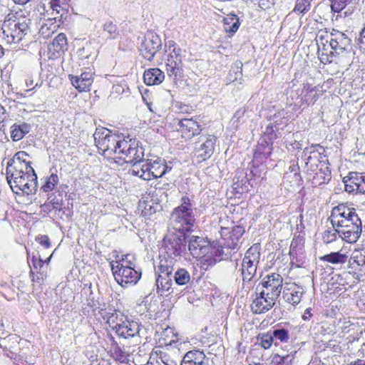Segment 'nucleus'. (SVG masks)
<instances>
[{
  "instance_id": "f257e3e1",
  "label": "nucleus",
  "mask_w": 365,
  "mask_h": 365,
  "mask_svg": "<svg viewBox=\"0 0 365 365\" xmlns=\"http://www.w3.org/2000/svg\"><path fill=\"white\" fill-rule=\"evenodd\" d=\"M196 219L193 212L192 200L184 195L180 204L175 207L170 217V227L179 233L187 235L194 231Z\"/></svg>"
},
{
  "instance_id": "f03ea898",
  "label": "nucleus",
  "mask_w": 365,
  "mask_h": 365,
  "mask_svg": "<svg viewBox=\"0 0 365 365\" xmlns=\"http://www.w3.org/2000/svg\"><path fill=\"white\" fill-rule=\"evenodd\" d=\"M116 148L114 153L115 158L130 164L142 158V153L144 152V148L138 145V141L135 139L126 140L123 135H120Z\"/></svg>"
},
{
  "instance_id": "7ed1b4c3",
  "label": "nucleus",
  "mask_w": 365,
  "mask_h": 365,
  "mask_svg": "<svg viewBox=\"0 0 365 365\" xmlns=\"http://www.w3.org/2000/svg\"><path fill=\"white\" fill-rule=\"evenodd\" d=\"M163 245L170 258L182 257L186 253L187 235L170 232L164 237Z\"/></svg>"
},
{
  "instance_id": "20e7f679",
  "label": "nucleus",
  "mask_w": 365,
  "mask_h": 365,
  "mask_svg": "<svg viewBox=\"0 0 365 365\" xmlns=\"http://www.w3.org/2000/svg\"><path fill=\"white\" fill-rule=\"evenodd\" d=\"M282 277L277 273L266 275L257 286V292H264L265 295L278 299L282 289Z\"/></svg>"
},
{
  "instance_id": "39448f33",
  "label": "nucleus",
  "mask_w": 365,
  "mask_h": 365,
  "mask_svg": "<svg viewBox=\"0 0 365 365\" xmlns=\"http://www.w3.org/2000/svg\"><path fill=\"white\" fill-rule=\"evenodd\" d=\"M161 48L162 41L160 37L155 32L148 31L140 47V51L143 57L150 61Z\"/></svg>"
},
{
  "instance_id": "423d86ee",
  "label": "nucleus",
  "mask_w": 365,
  "mask_h": 365,
  "mask_svg": "<svg viewBox=\"0 0 365 365\" xmlns=\"http://www.w3.org/2000/svg\"><path fill=\"white\" fill-rule=\"evenodd\" d=\"M142 276L140 269H135L133 262H128L123 265L120 271H118L115 281L123 287L129 285H135L138 283Z\"/></svg>"
},
{
  "instance_id": "0eeeda50",
  "label": "nucleus",
  "mask_w": 365,
  "mask_h": 365,
  "mask_svg": "<svg viewBox=\"0 0 365 365\" xmlns=\"http://www.w3.org/2000/svg\"><path fill=\"white\" fill-rule=\"evenodd\" d=\"M217 138L213 135H202L195 143V155L201 160L209 159L213 154Z\"/></svg>"
},
{
  "instance_id": "6e6552de",
  "label": "nucleus",
  "mask_w": 365,
  "mask_h": 365,
  "mask_svg": "<svg viewBox=\"0 0 365 365\" xmlns=\"http://www.w3.org/2000/svg\"><path fill=\"white\" fill-rule=\"evenodd\" d=\"M187 247L190 255L195 258L207 255L212 248L210 241L203 237L195 235L190 238Z\"/></svg>"
},
{
  "instance_id": "1a4fd4ad",
  "label": "nucleus",
  "mask_w": 365,
  "mask_h": 365,
  "mask_svg": "<svg viewBox=\"0 0 365 365\" xmlns=\"http://www.w3.org/2000/svg\"><path fill=\"white\" fill-rule=\"evenodd\" d=\"M141 331V325L135 321H130L125 319L123 325L115 327V334L119 338L124 339H133L135 342L139 339Z\"/></svg>"
},
{
  "instance_id": "9d476101",
  "label": "nucleus",
  "mask_w": 365,
  "mask_h": 365,
  "mask_svg": "<svg viewBox=\"0 0 365 365\" xmlns=\"http://www.w3.org/2000/svg\"><path fill=\"white\" fill-rule=\"evenodd\" d=\"M38 187L36 173H24L18 180H14V189L22 191L24 194L34 193Z\"/></svg>"
},
{
  "instance_id": "9b49d317",
  "label": "nucleus",
  "mask_w": 365,
  "mask_h": 365,
  "mask_svg": "<svg viewBox=\"0 0 365 365\" xmlns=\"http://www.w3.org/2000/svg\"><path fill=\"white\" fill-rule=\"evenodd\" d=\"M277 299L265 295L264 292H256V297L252 301L251 309L255 314L265 313L274 306Z\"/></svg>"
},
{
  "instance_id": "f8f14e48",
  "label": "nucleus",
  "mask_w": 365,
  "mask_h": 365,
  "mask_svg": "<svg viewBox=\"0 0 365 365\" xmlns=\"http://www.w3.org/2000/svg\"><path fill=\"white\" fill-rule=\"evenodd\" d=\"M130 164V172L133 175L145 180H150V160L144 158V152L142 153V158L133 160Z\"/></svg>"
},
{
  "instance_id": "ddd939ff",
  "label": "nucleus",
  "mask_w": 365,
  "mask_h": 365,
  "mask_svg": "<svg viewBox=\"0 0 365 365\" xmlns=\"http://www.w3.org/2000/svg\"><path fill=\"white\" fill-rule=\"evenodd\" d=\"M68 78L71 84L79 91L86 92L90 91V88L93 82V73L90 72H83L81 76H73L70 74Z\"/></svg>"
},
{
  "instance_id": "4468645a",
  "label": "nucleus",
  "mask_w": 365,
  "mask_h": 365,
  "mask_svg": "<svg viewBox=\"0 0 365 365\" xmlns=\"http://www.w3.org/2000/svg\"><path fill=\"white\" fill-rule=\"evenodd\" d=\"M361 222L357 224L349 225L344 228H339L338 235L349 243L357 241L361 233Z\"/></svg>"
},
{
  "instance_id": "2eb2a0df",
  "label": "nucleus",
  "mask_w": 365,
  "mask_h": 365,
  "mask_svg": "<svg viewBox=\"0 0 365 365\" xmlns=\"http://www.w3.org/2000/svg\"><path fill=\"white\" fill-rule=\"evenodd\" d=\"M166 70L170 77L176 78L178 76H180L182 71L181 52H179V55L177 56L175 53H172V51H170L167 58Z\"/></svg>"
},
{
  "instance_id": "dca6fc26",
  "label": "nucleus",
  "mask_w": 365,
  "mask_h": 365,
  "mask_svg": "<svg viewBox=\"0 0 365 365\" xmlns=\"http://www.w3.org/2000/svg\"><path fill=\"white\" fill-rule=\"evenodd\" d=\"M150 160V180L152 178H158L164 176L168 172L170 171L172 167L169 166L165 159L157 158L155 160Z\"/></svg>"
},
{
  "instance_id": "f3484780",
  "label": "nucleus",
  "mask_w": 365,
  "mask_h": 365,
  "mask_svg": "<svg viewBox=\"0 0 365 365\" xmlns=\"http://www.w3.org/2000/svg\"><path fill=\"white\" fill-rule=\"evenodd\" d=\"M179 130L185 134H187L189 137L197 135L202 131L201 125L192 118H183L178 120Z\"/></svg>"
},
{
  "instance_id": "a211bd4d",
  "label": "nucleus",
  "mask_w": 365,
  "mask_h": 365,
  "mask_svg": "<svg viewBox=\"0 0 365 365\" xmlns=\"http://www.w3.org/2000/svg\"><path fill=\"white\" fill-rule=\"evenodd\" d=\"M121 135L118 133H113L110 136L107 137L106 140H103L100 145H98V148L101 150L105 155H112L116 152V148L118 143V140Z\"/></svg>"
},
{
  "instance_id": "6ab92c4d",
  "label": "nucleus",
  "mask_w": 365,
  "mask_h": 365,
  "mask_svg": "<svg viewBox=\"0 0 365 365\" xmlns=\"http://www.w3.org/2000/svg\"><path fill=\"white\" fill-rule=\"evenodd\" d=\"M98 34L105 39L114 40L119 36L120 31L113 21L107 20L102 24Z\"/></svg>"
},
{
  "instance_id": "aec40b11",
  "label": "nucleus",
  "mask_w": 365,
  "mask_h": 365,
  "mask_svg": "<svg viewBox=\"0 0 365 365\" xmlns=\"http://www.w3.org/2000/svg\"><path fill=\"white\" fill-rule=\"evenodd\" d=\"M173 277L163 276L158 274L155 281L157 293L163 296L165 292L168 294H173L175 287H173Z\"/></svg>"
},
{
  "instance_id": "412c9836",
  "label": "nucleus",
  "mask_w": 365,
  "mask_h": 365,
  "mask_svg": "<svg viewBox=\"0 0 365 365\" xmlns=\"http://www.w3.org/2000/svg\"><path fill=\"white\" fill-rule=\"evenodd\" d=\"M331 48L329 53H323L321 54L320 61L322 63H331L334 61V58L337 57L340 55L344 56L346 52L341 46L339 43L333 39H330L329 46Z\"/></svg>"
},
{
  "instance_id": "4be33fe9",
  "label": "nucleus",
  "mask_w": 365,
  "mask_h": 365,
  "mask_svg": "<svg viewBox=\"0 0 365 365\" xmlns=\"http://www.w3.org/2000/svg\"><path fill=\"white\" fill-rule=\"evenodd\" d=\"M164 78V73L158 68L145 70L143 74L144 82L148 86L158 85L163 82Z\"/></svg>"
},
{
  "instance_id": "5701e85b",
  "label": "nucleus",
  "mask_w": 365,
  "mask_h": 365,
  "mask_svg": "<svg viewBox=\"0 0 365 365\" xmlns=\"http://www.w3.org/2000/svg\"><path fill=\"white\" fill-rule=\"evenodd\" d=\"M31 128V125L27 123H15L10 128L11 138L14 141H19L30 132Z\"/></svg>"
},
{
  "instance_id": "b1692460",
  "label": "nucleus",
  "mask_w": 365,
  "mask_h": 365,
  "mask_svg": "<svg viewBox=\"0 0 365 365\" xmlns=\"http://www.w3.org/2000/svg\"><path fill=\"white\" fill-rule=\"evenodd\" d=\"M67 4L63 0H50L48 7L51 10L52 19L61 20L68 12Z\"/></svg>"
},
{
  "instance_id": "393cba45",
  "label": "nucleus",
  "mask_w": 365,
  "mask_h": 365,
  "mask_svg": "<svg viewBox=\"0 0 365 365\" xmlns=\"http://www.w3.org/2000/svg\"><path fill=\"white\" fill-rule=\"evenodd\" d=\"M257 264L255 262L242 260L241 274L244 282H250L254 278L257 272Z\"/></svg>"
},
{
  "instance_id": "a878e982",
  "label": "nucleus",
  "mask_w": 365,
  "mask_h": 365,
  "mask_svg": "<svg viewBox=\"0 0 365 365\" xmlns=\"http://www.w3.org/2000/svg\"><path fill=\"white\" fill-rule=\"evenodd\" d=\"M347 180L356 185V192L365 194V173L351 172L348 175Z\"/></svg>"
},
{
  "instance_id": "bb28decb",
  "label": "nucleus",
  "mask_w": 365,
  "mask_h": 365,
  "mask_svg": "<svg viewBox=\"0 0 365 365\" xmlns=\"http://www.w3.org/2000/svg\"><path fill=\"white\" fill-rule=\"evenodd\" d=\"M48 49L58 53H64L68 49L67 37L65 34H58L50 44Z\"/></svg>"
},
{
  "instance_id": "cd10ccee",
  "label": "nucleus",
  "mask_w": 365,
  "mask_h": 365,
  "mask_svg": "<svg viewBox=\"0 0 365 365\" xmlns=\"http://www.w3.org/2000/svg\"><path fill=\"white\" fill-rule=\"evenodd\" d=\"M274 339V345L279 343H287L290 339V330L285 327L277 326L271 330Z\"/></svg>"
},
{
  "instance_id": "c85d7f7f",
  "label": "nucleus",
  "mask_w": 365,
  "mask_h": 365,
  "mask_svg": "<svg viewBox=\"0 0 365 365\" xmlns=\"http://www.w3.org/2000/svg\"><path fill=\"white\" fill-rule=\"evenodd\" d=\"M356 212L354 208H349L344 204H340L332 210L330 218L331 220L348 218V216Z\"/></svg>"
},
{
  "instance_id": "c756f323",
  "label": "nucleus",
  "mask_w": 365,
  "mask_h": 365,
  "mask_svg": "<svg viewBox=\"0 0 365 365\" xmlns=\"http://www.w3.org/2000/svg\"><path fill=\"white\" fill-rule=\"evenodd\" d=\"M175 284L178 286H187L190 282V274L185 268H178L173 275Z\"/></svg>"
},
{
  "instance_id": "7c9ffc66",
  "label": "nucleus",
  "mask_w": 365,
  "mask_h": 365,
  "mask_svg": "<svg viewBox=\"0 0 365 365\" xmlns=\"http://www.w3.org/2000/svg\"><path fill=\"white\" fill-rule=\"evenodd\" d=\"M348 218L344 219H333L331 220L333 228L336 227L337 228H344L349 225L357 224L359 222H361L356 213L352 214L347 217Z\"/></svg>"
},
{
  "instance_id": "2f4dec72",
  "label": "nucleus",
  "mask_w": 365,
  "mask_h": 365,
  "mask_svg": "<svg viewBox=\"0 0 365 365\" xmlns=\"http://www.w3.org/2000/svg\"><path fill=\"white\" fill-rule=\"evenodd\" d=\"M260 255V245L258 243L254 244L246 251L242 260L255 262L256 264H259Z\"/></svg>"
},
{
  "instance_id": "473e14b6",
  "label": "nucleus",
  "mask_w": 365,
  "mask_h": 365,
  "mask_svg": "<svg viewBox=\"0 0 365 365\" xmlns=\"http://www.w3.org/2000/svg\"><path fill=\"white\" fill-rule=\"evenodd\" d=\"M110 356L113 360L119 363H127L129 361V356L119 346L110 349Z\"/></svg>"
},
{
  "instance_id": "72a5a7b5",
  "label": "nucleus",
  "mask_w": 365,
  "mask_h": 365,
  "mask_svg": "<svg viewBox=\"0 0 365 365\" xmlns=\"http://www.w3.org/2000/svg\"><path fill=\"white\" fill-rule=\"evenodd\" d=\"M125 319H127L123 314L120 313H112L107 319V323L113 331L115 332V327L121 326L124 324Z\"/></svg>"
},
{
  "instance_id": "f704fd0d",
  "label": "nucleus",
  "mask_w": 365,
  "mask_h": 365,
  "mask_svg": "<svg viewBox=\"0 0 365 365\" xmlns=\"http://www.w3.org/2000/svg\"><path fill=\"white\" fill-rule=\"evenodd\" d=\"M359 0H331V9L332 12L339 13L349 4L358 3Z\"/></svg>"
},
{
  "instance_id": "c9c22d12",
  "label": "nucleus",
  "mask_w": 365,
  "mask_h": 365,
  "mask_svg": "<svg viewBox=\"0 0 365 365\" xmlns=\"http://www.w3.org/2000/svg\"><path fill=\"white\" fill-rule=\"evenodd\" d=\"M242 63L236 61L231 67L228 74V79L231 81L241 80L242 76Z\"/></svg>"
},
{
  "instance_id": "e433bc0d",
  "label": "nucleus",
  "mask_w": 365,
  "mask_h": 365,
  "mask_svg": "<svg viewBox=\"0 0 365 365\" xmlns=\"http://www.w3.org/2000/svg\"><path fill=\"white\" fill-rule=\"evenodd\" d=\"M346 256L339 252H331L320 257L321 260L327 261L332 264L344 263L346 261Z\"/></svg>"
},
{
  "instance_id": "4c0bfd02",
  "label": "nucleus",
  "mask_w": 365,
  "mask_h": 365,
  "mask_svg": "<svg viewBox=\"0 0 365 365\" xmlns=\"http://www.w3.org/2000/svg\"><path fill=\"white\" fill-rule=\"evenodd\" d=\"M16 171L17 170H14V168H11L10 170H9L8 165L6 166V174L7 182L9 185L11 189L13 190V192L18 193V191H15V190L14 189V180H18L19 178H20L22 175H24L25 173Z\"/></svg>"
},
{
  "instance_id": "58836bf2",
  "label": "nucleus",
  "mask_w": 365,
  "mask_h": 365,
  "mask_svg": "<svg viewBox=\"0 0 365 365\" xmlns=\"http://www.w3.org/2000/svg\"><path fill=\"white\" fill-rule=\"evenodd\" d=\"M28 157H29V155L25 151L17 152L14 156L7 162L9 170H10L11 165L16 164V162L18 163H31V161L27 160Z\"/></svg>"
},
{
  "instance_id": "ea45409f",
  "label": "nucleus",
  "mask_w": 365,
  "mask_h": 365,
  "mask_svg": "<svg viewBox=\"0 0 365 365\" xmlns=\"http://www.w3.org/2000/svg\"><path fill=\"white\" fill-rule=\"evenodd\" d=\"M324 152V148L319 144H312L309 147H306L303 151L302 155V158L304 160L305 158L308 157L309 155H315L318 154V155H322Z\"/></svg>"
},
{
  "instance_id": "a19ab883",
  "label": "nucleus",
  "mask_w": 365,
  "mask_h": 365,
  "mask_svg": "<svg viewBox=\"0 0 365 365\" xmlns=\"http://www.w3.org/2000/svg\"><path fill=\"white\" fill-rule=\"evenodd\" d=\"M113 132L110 130L103 128H96L93 134L95 144L98 147L103 140H106L107 137L110 136Z\"/></svg>"
},
{
  "instance_id": "79ce46f5",
  "label": "nucleus",
  "mask_w": 365,
  "mask_h": 365,
  "mask_svg": "<svg viewBox=\"0 0 365 365\" xmlns=\"http://www.w3.org/2000/svg\"><path fill=\"white\" fill-rule=\"evenodd\" d=\"M185 354L186 359H190L193 363V365H197V364H199L200 361H202V360H205L206 358V356L204 354V352L198 349L189 351Z\"/></svg>"
},
{
  "instance_id": "37998d69",
  "label": "nucleus",
  "mask_w": 365,
  "mask_h": 365,
  "mask_svg": "<svg viewBox=\"0 0 365 365\" xmlns=\"http://www.w3.org/2000/svg\"><path fill=\"white\" fill-rule=\"evenodd\" d=\"M258 340L260 341V345L264 349H269L272 344H274V337H272V333L271 330L259 335Z\"/></svg>"
},
{
  "instance_id": "c03bdc74",
  "label": "nucleus",
  "mask_w": 365,
  "mask_h": 365,
  "mask_svg": "<svg viewBox=\"0 0 365 365\" xmlns=\"http://www.w3.org/2000/svg\"><path fill=\"white\" fill-rule=\"evenodd\" d=\"M212 248L210 250L211 255L213 256L215 258H217V262H220L222 259H225L228 258L229 254L225 253L224 249L225 248V246L222 245H211Z\"/></svg>"
},
{
  "instance_id": "a18cd8bd",
  "label": "nucleus",
  "mask_w": 365,
  "mask_h": 365,
  "mask_svg": "<svg viewBox=\"0 0 365 365\" xmlns=\"http://www.w3.org/2000/svg\"><path fill=\"white\" fill-rule=\"evenodd\" d=\"M58 182V176L57 174L52 173L46 180L45 183L41 187L43 192H47L53 190Z\"/></svg>"
},
{
  "instance_id": "49530a36",
  "label": "nucleus",
  "mask_w": 365,
  "mask_h": 365,
  "mask_svg": "<svg viewBox=\"0 0 365 365\" xmlns=\"http://www.w3.org/2000/svg\"><path fill=\"white\" fill-rule=\"evenodd\" d=\"M294 356L289 354L281 356L275 354L272 359V363L275 365H292Z\"/></svg>"
},
{
  "instance_id": "de8ad7c7",
  "label": "nucleus",
  "mask_w": 365,
  "mask_h": 365,
  "mask_svg": "<svg viewBox=\"0 0 365 365\" xmlns=\"http://www.w3.org/2000/svg\"><path fill=\"white\" fill-rule=\"evenodd\" d=\"M339 228L335 227L333 230H327L322 235V240L324 243L329 244L336 240Z\"/></svg>"
},
{
  "instance_id": "09e8293b",
  "label": "nucleus",
  "mask_w": 365,
  "mask_h": 365,
  "mask_svg": "<svg viewBox=\"0 0 365 365\" xmlns=\"http://www.w3.org/2000/svg\"><path fill=\"white\" fill-rule=\"evenodd\" d=\"M230 21L233 22H228L227 19H225V24L226 25L225 29L226 32L232 35L237 31L240 26V23L238 19H237L235 16V18H231Z\"/></svg>"
},
{
  "instance_id": "8fccbe9b",
  "label": "nucleus",
  "mask_w": 365,
  "mask_h": 365,
  "mask_svg": "<svg viewBox=\"0 0 365 365\" xmlns=\"http://www.w3.org/2000/svg\"><path fill=\"white\" fill-rule=\"evenodd\" d=\"M11 168L17 170L16 172H22L25 173H36L34 169L31 166V163H18L11 165Z\"/></svg>"
},
{
  "instance_id": "3c124183",
  "label": "nucleus",
  "mask_w": 365,
  "mask_h": 365,
  "mask_svg": "<svg viewBox=\"0 0 365 365\" xmlns=\"http://www.w3.org/2000/svg\"><path fill=\"white\" fill-rule=\"evenodd\" d=\"M311 1L312 0H297L294 11L305 14L310 9Z\"/></svg>"
},
{
  "instance_id": "603ef678",
  "label": "nucleus",
  "mask_w": 365,
  "mask_h": 365,
  "mask_svg": "<svg viewBox=\"0 0 365 365\" xmlns=\"http://www.w3.org/2000/svg\"><path fill=\"white\" fill-rule=\"evenodd\" d=\"M200 260L201 268L205 270H207L209 268L213 267L217 262V258H215L213 256H204L201 257Z\"/></svg>"
},
{
  "instance_id": "864d4df0",
  "label": "nucleus",
  "mask_w": 365,
  "mask_h": 365,
  "mask_svg": "<svg viewBox=\"0 0 365 365\" xmlns=\"http://www.w3.org/2000/svg\"><path fill=\"white\" fill-rule=\"evenodd\" d=\"M91 46L90 43H86V46L78 49L76 54L79 59L84 60L88 59L91 56Z\"/></svg>"
},
{
  "instance_id": "5fc2aeb1",
  "label": "nucleus",
  "mask_w": 365,
  "mask_h": 365,
  "mask_svg": "<svg viewBox=\"0 0 365 365\" xmlns=\"http://www.w3.org/2000/svg\"><path fill=\"white\" fill-rule=\"evenodd\" d=\"M330 180L331 176L329 175L328 173L322 174L321 173H316L313 177L312 183L320 185L328 183Z\"/></svg>"
},
{
  "instance_id": "6e6d98bb",
  "label": "nucleus",
  "mask_w": 365,
  "mask_h": 365,
  "mask_svg": "<svg viewBox=\"0 0 365 365\" xmlns=\"http://www.w3.org/2000/svg\"><path fill=\"white\" fill-rule=\"evenodd\" d=\"M352 259L359 266L364 267L365 263V248L360 250H354L352 253Z\"/></svg>"
},
{
  "instance_id": "4d7b16f0",
  "label": "nucleus",
  "mask_w": 365,
  "mask_h": 365,
  "mask_svg": "<svg viewBox=\"0 0 365 365\" xmlns=\"http://www.w3.org/2000/svg\"><path fill=\"white\" fill-rule=\"evenodd\" d=\"M31 261L35 269H40L43 266V259L40 255L39 251H36L35 252L32 253Z\"/></svg>"
},
{
  "instance_id": "13d9d810",
  "label": "nucleus",
  "mask_w": 365,
  "mask_h": 365,
  "mask_svg": "<svg viewBox=\"0 0 365 365\" xmlns=\"http://www.w3.org/2000/svg\"><path fill=\"white\" fill-rule=\"evenodd\" d=\"M320 158H322V155H318V154L309 155L308 157L305 158L304 160L307 166L310 165L309 169L314 172L318 168L319 165L317 163L313 164L312 161L313 159H317V161L319 162V160H321Z\"/></svg>"
},
{
  "instance_id": "bf43d9fd",
  "label": "nucleus",
  "mask_w": 365,
  "mask_h": 365,
  "mask_svg": "<svg viewBox=\"0 0 365 365\" xmlns=\"http://www.w3.org/2000/svg\"><path fill=\"white\" fill-rule=\"evenodd\" d=\"M47 200L48 202L45 204L46 206L51 205L53 209L61 210V206L62 205L61 199H57L53 194H51L48 196Z\"/></svg>"
},
{
  "instance_id": "052dcab7",
  "label": "nucleus",
  "mask_w": 365,
  "mask_h": 365,
  "mask_svg": "<svg viewBox=\"0 0 365 365\" xmlns=\"http://www.w3.org/2000/svg\"><path fill=\"white\" fill-rule=\"evenodd\" d=\"M271 148L269 147V145L267 141L264 140L257 146V151L255 153V157L256 158L257 155V152L260 154H263L264 158H267L270 155Z\"/></svg>"
},
{
  "instance_id": "680f3d73",
  "label": "nucleus",
  "mask_w": 365,
  "mask_h": 365,
  "mask_svg": "<svg viewBox=\"0 0 365 365\" xmlns=\"http://www.w3.org/2000/svg\"><path fill=\"white\" fill-rule=\"evenodd\" d=\"M245 232V228L242 226H235L230 233V238L240 240L244 235Z\"/></svg>"
},
{
  "instance_id": "e2e57ef3",
  "label": "nucleus",
  "mask_w": 365,
  "mask_h": 365,
  "mask_svg": "<svg viewBox=\"0 0 365 365\" xmlns=\"http://www.w3.org/2000/svg\"><path fill=\"white\" fill-rule=\"evenodd\" d=\"M302 294L303 291L302 289L301 288L300 290L292 292L290 294V296L287 297V300L292 304H298L300 302Z\"/></svg>"
},
{
  "instance_id": "0e129e2a",
  "label": "nucleus",
  "mask_w": 365,
  "mask_h": 365,
  "mask_svg": "<svg viewBox=\"0 0 365 365\" xmlns=\"http://www.w3.org/2000/svg\"><path fill=\"white\" fill-rule=\"evenodd\" d=\"M159 274H163V276L173 277V267L168 264H164L160 263L158 267Z\"/></svg>"
},
{
  "instance_id": "69168bd1",
  "label": "nucleus",
  "mask_w": 365,
  "mask_h": 365,
  "mask_svg": "<svg viewBox=\"0 0 365 365\" xmlns=\"http://www.w3.org/2000/svg\"><path fill=\"white\" fill-rule=\"evenodd\" d=\"M35 240L45 249H48L51 246L50 239L47 235H38L36 237Z\"/></svg>"
},
{
  "instance_id": "338daca9",
  "label": "nucleus",
  "mask_w": 365,
  "mask_h": 365,
  "mask_svg": "<svg viewBox=\"0 0 365 365\" xmlns=\"http://www.w3.org/2000/svg\"><path fill=\"white\" fill-rule=\"evenodd\" d=\"M123 263H121L120 261H111L110 262V267L112 271V273L113 274V277L115 278V280L117 277V274L118 273V271L121 269V267H123Z\"/></svg>"
},
{
  "instance_id": "774afa93",
  "label": "nucleus",
  "mask_w": 365,
  "mask_h": 365,
  "mask_svg": "<svg viewBox=\"0 0 365 365\" xmlns=\"http://www.w3.org/2000/svg\"><path fill=\"white\" fill-rule=\"evenodd\" d=\"M165 47H168L170 52L172 51V53H175L177 56L179 55V52H181V48L173 41H169L165 43Z\"/></svg>"
}]
</instances>
